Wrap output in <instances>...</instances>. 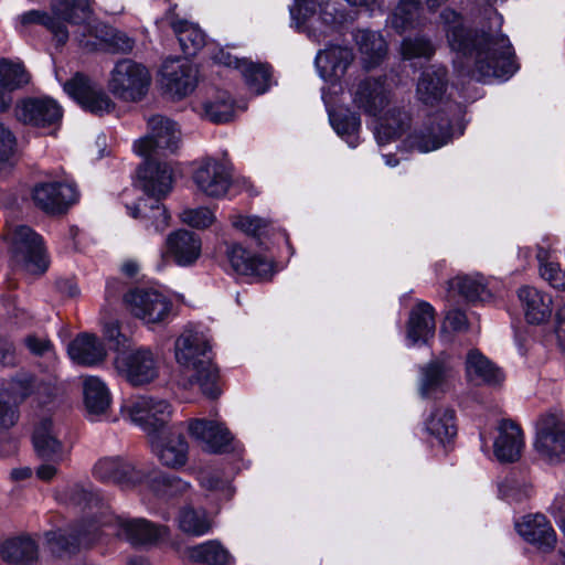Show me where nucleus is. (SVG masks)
<instances>
[{"instance_id":"1","label":"nucleus","mask_w":565,"mask_h":565,"mask_svg":"<svg viewBox=\"0 0 565 565\" xmlns=\"http://www.w3.org/2000/svg\"><path fill=\"white\" fill-rule=\"evenodd\" d=\"M57 499L65 504L78 507L84 512L81 521L73 527L45 534L51 552L58 556L92 546L102 537L103 527L110 529L117 537L134 546L156 545L169 534L167 526L147 519L114 514L89 486L70 484L58 492Z\"/></svg>"},{"instance_id":"2","label":"nucleus","mask_w":565,"mask_h":565,"mask_svg":"<svg viewBox=\"0 0 565 565\" xmlns=\"http://www.w3.org/2000/svg\"><path fill=\"white\" fill-rule=\"evenodd\" d=\"M451 50L462 54L472 63V75L479 81H507L516 71L514 52L509 39L490 30L472 34L461 18L452 10L441 12Z\"/></svg>"},{"instance_id":"3","label":"nucleus","mask_w":565,"mask_h":565,"mask_svg":"<svg viewBox=\"0 0 565 565\" xmlns=\"http://www.w3.org/2000/svg\"><path fill=\"white\" fill-rule=\"evenodd\" d=\"M354 107L367 116L379 117L374 136L380 146L402 137L409 127V115L393 104L394 95L382 77H366L350 88Z\"/></svg>"},{"instance_id":"4","label":"nucleus","mask_w":565,"mask_h":565,"mask_svg":"<svg viewBox=\"0 0 565 565\" xmlns=\"http://www.w3.org/2000/svg\"><path fill=\"white\" fill-rule=\"evenodd\" d=\"M174 360L181 370L189 375L184 387L198 384L209 398L221 394L217 369L212 362L210 338L202 331L186 327L174 341Z\"/></svg>"},{"instance_id":"5","label":"nucleus","mask_w":565,"mask_h":565,"mask_svg":"<svg viewBox=\"0 0 565 565\" xmlns=\"http://www.w3.org/2000/svg\"><path fill=\"white\" fill-rule=\"evenodd\" d=\"M289 11L291 25L318 42L347 21V15L327 0H295Z\"/></svg>"},{"instance_id":"6","label":"nucleus","mask_w":565,"mask_h":565,"mask_svg":"<svg viewBox=\"0 0 565 565\" xmlns=\"http://www.w3.org/2000/svg\"><path fill=\"white\" fill-rule=\"evenodd\" d=\"M51 11L52 15L31 10L20 17V22L23 25L38 23L46 26L57 44L63 45L70 36L67 25L76 30L89 18L90 0H52Z\"/></svg>"},{"instance_id":"7","label":"nucleus","mask_w":565,"mask_h":565,"mask_svg":"<svg viewBox=\"0 0 565 565\" xmlns=\"http://www.w3.org/2000/svg\"><path fill=\"white\" fill-rule=\"evenodd\" d=\"M115 371L130 385L139 387L154 382L161 370V358L150 347L130 348L116 353Z\"/></svg>"},{"instance_id":"8","label":"nucleus","mask_w":565,"mask_h":565,"mask_svg":"<svg viewBox=\"0 0 565 565\" xmlns=\"http://www.w3.org/2000/svg\"><path fill=\"white\" fill-rule=\"evenodd\" d=\"M11 264L30 275H41L49 268L42 238L28 226L14 227L8 236Z\"/></svg>"},{"instance_id":"9","label":"nucleus","mask_w":565,"mask_h":565,"mask_svg":"<svg viewBox=\"0 0 565 565\" xmlns=\"http://www.w3.org/2000/svg\"><path fill=\"white\" fill-rule=\"evenodd\" d=\"M122 414L139 426L151 438L166 430L173 415V406L164 398L141 395L122 406Z\"/></svg>"},{"instance_id":"10","label":"nucleus","mask_w":565,"mask_h":565,"mask_svg":"<svg viewBox=\"0 0 565 565\" xmlns=\"http://www.w3.org/2000/svg\"><path fill=\"white\" fill-rule=\"evenodd\" d=\"M180 143V131L171 119L160 115L148 119V131L134 143V151L145 159L173 153Z\"/></svg>"},{"instance_id":"11","label":"nucleus","mask_w":565,"mask_h":565,"mask_svg":"<svg viewBox=\"0 0 565 565\" xmlns=\"http://www.w3.org/2000/svg\"><path fill=\"white\" fill-rule=\"evenodd\" d=\"M150 81V73L142 64L124 58L114 66L108 86L116 97L137 102L147 94Z\"/></svg>"},{"instance_id":"12","label":"nucleus","mask_w":565,"mask_h":565,"mask_svg":"<svg viewBox=\"0 0 565 565\" xmlns=\"http://www.w3.org/2000/svg\"><path fill=\"white\" fill-rule=\"evenodd\" d=\"M128 311L146 326L162 324L172 311L171 299L154 288H136L125 295Z\"/></svg>"},{"instance_id":"13","label":"nucleus","mask_w":565,"mask_h":565,"mask_svg":"<svg viewBox=\"0 0 565 565\" xmlns=\"http://www.w3.org/2000/svg\"><path fill=\"white\" fill-rule=\"evenodd\" d=\"M534 449L545 462H565V419L562 416L547 413L536 420Z\"/></svg>"},{"instance_id":"14","label":"nucleus","mask_w":565,"mask_h":565,"mask_svg":"<svg viewBox=\"0 0 565 565\" xmlns=\"http://www.w3.org/2000/svg\"><path fill=\"white\" fill-rule=\"evenodd\" d=\"M31 199L36 207L55 215L65 213L78 201V191L66 178H47L33 185Z\"/></svg>"},{"instance_id":"15","label":"nucleus","mask_w":565,"mask_h":565,"mask_svg":"<svg viewBox=\"0 0 565 565\" xmlns=\"http://www.w3.org/2000/svg\"><path fill=\"white\" fill-rule=\"evenodd\" d=\"M455 375V366L446 354H440L419 365L417 379L419 396L426 399L441 398L451 390Z\"/></svg>"},{"instance_id":"16","label":"nucleus","mask_w":565,"mask_h":565,"mask_svg":"<svg viewBox=\"0 0 565 565\" xmlns=\"http://www.w3.org/2000/svg\"><path fill=\"white\" fill-rule=\"evenodd\" d=\"M92 13L86 22L78 24L73 31L78 43L87 50L107 49L127 53L134 47V40L107 24H92Z\"/></svg>"},{"instance_id":"17","label":"nucleus","mask_w":565,"mask_h":565,"mask_svg":"<svg viewBox=\"0 0 565 565\" xmlns=\"http://www.w3.org/2000/svg\"><path fill=\"white\" fill-rule=\"evenodd\" d=\"M150 450L166 468L180 470L189 461V443L175 426L166 429L148 439Z\"/></svg>"},{"instance_id":"18","label":"nucleus","mask_w":565,"mask_h":565,"mask_svg":"<svg viewBox=\"0 0 565 565\" xmlns=\"http://www.w3.org/2000/svg\"><path fill=\"white\" fill-rule=\"evenodd\" d=\"M146 466H136L122 457L100 458L93 468V476L106 483L130 489L143 484Z\"/></svg>"},{"instance_id":"19","label":"nucleus","mask_w":565,"mask_h":565,"mask_svg":"<svg viewBox=\"0 0 565 565\" xmlns=\"http://www.w3.org/2000/svg\"><path fill=\"white\" fill-rule=\"evenodd\" d=\"M198 191L209 198H223L231 186L228 166L214 158H205L198 162L192 174Z\"/></svg>"},{"instance_id":"20","label":"nucleus","mask_w":565,"mask_h":565,"mask_svg":"<svg viewBox=\"0 0 565 565\" xmlns=\"http://www.w3.org/2000/svg\"><path fill=\"white\" fill-rule=\"evenodd\" d=\"M36 456L44 461L62 463L71 452V446L63 440V433L52 419H42L32 436Z\"/></svg>"},{"instance_id":"21","label":"nucleus","mask_w":565,"mask_h":565,"mask_svg":"<svg viewBox=\"0 0 565 565\" xmlns=\"http://www.w3.org/2000/svg\"><path fill=\"white\" fill-rule=\"evenodd\" d=\"M19 121L36 127L53 128L60 124L63 111L56 100L50 97H29L15 106Z\"/></svg>"},{"instance_id":"22","label":"nucleus","mask_w":565,"mask_h":565,"mask_svg":"<svg viewBox=\"0 0 565 565\" xmlns=\"http://www.w3.org/2000/svg\"><path fill=\"white\" fill-rule=\"evenodd\" d=\"M173 182V169L170 163L146 159L137 170L135 184L148 199H163L171 192Z\"/></svg>"},{"instance_id":"23","label":"nucleus","mask_w":565,"mask_h":565,"mask_svg":"<svg viewBox=\"0 0 565 565\" xmlns=\"http://www.w3.org/2000/svg\"><path fill=\"white\" fill-rule=\"evenodd\" d=\"M451 128L450 118L436 114L429 116L419 129L407 135L405 143L420 152L434 151L450 141Z\"/></svg>"},{"instance_id":"24","label":"nucleus","mask_w":565,"mask_h":565,"mask_svg":"<svg viewBox=\"0 0 565 565\" xmlns=\"http://www.w3.org/2000/svg\"><path fill=\"white\" fill-rule=\"evenodd\" d=\"M63 87L71 98L90 113L103 115L115 107L109 96L83 74H76L72 79L65 82Z\"/></svg>"},{"instance_id":"25","label":"nucleus","mask_w":565,"mask_h":565,"mask_svg":"<svg viewBox=\"0 0 565 565\" xmlns=\"http://www.w3.org/2000/svg\"><path fill=\"white\" fill-rule=\"evenodd\" d=\"M212 58L216 64L239 71L250 93L262 95L268 90L271 78L268 66L238 58L225 49H218Z\"/></svg>"},{"instance_id":"26","label":"nucleus","mask_w":565,"mask_h":565,"mask_svg":"<svg viewBox=\"0 0 565 565\" xmlns=\"http://www.w3.org/2000/svg\"><path fill=\"white\" fill-rule=\"evenodd\" d=\"M162 85L177 98L192 93L198 83V68L188 60H169L162 67Z\"/></svg>"},{"instance_id":"27","label":"nucleus","mask_w":565,"mask_h":565,"mask_svg":"<svg viewBox=\"0 0 565 565\" xmlns=\"http://www.w3.org/2000/svg\"><path fill=\"white\" fill-rule=\"evenodd\" d=\"M352 50L347 46L330 45L320 50L315 63L319 76L331 86H337L353 62Z\"/></svg>"},{"instance_id":"28","label":"nucleus","mask_w":565,"mask_h":565,"mask_svg":"<svg viewBox=\"0 0 565 565\" xmlns=\"http://www.w3.org/2000/svg\"><path fill=\"white\" fill-rule=\"evenodd\" d=\"M188 431L207 451H226L233 437L228 429L216 420L194 418L188 422Z\"/></svg>"},{"instance_id":"29","label":"nucleus","mask_w":565,"mask_h":565,"mask_svg":"<svg viewBox=\"0 0 565 565\" xmlns=\"http://www.w3.org/2000/svg\"><path fill=\"white\" fill-rule=\"evenodd\" d=\"M518 533L543 553L552 551L556 544V533L543 514H529L515 522Z\"/></svg>"},{"instance_id":"30","label":"nucleus","mask_w":565,"mask_h":565,"mask_svg":"<svg viewBox=\"0 0 565 565\" xmlns=\"http://www.w3.org/2000/svg\"><path fill=\"white\" fill-rule=\"evenodd\" d=\"M435 312L428 302H418L411 311L405 335L408 348L426 344L435 334Z\"/></svg>"},{"instance_id":"31","label":"nucleus","mask_w":565,"mask_h":565,"mask_svg":"<svg viewBox=\"0 0 565 565\" xmlns=\"http://www.w3.org/2000/svg\"><path fill=\"white\" fill-rule=\"evenodd\" d=\"M194 110L212 122H227L232 120L236 110L246 109L245 105H236L226 90L214 89L204 99L193 106Z\"/></svg>"},{"instance_id":"32","label":"nucleus","mask_w":565,"mask_h":565,"mask_svg":"<svg viewBox=\"0 0 565 565\" xmlns=\"http://www.w3.org/2000/svg\"><path fill=\"white\" fill-rule=\"evenodd\" d=\"M83 395L86 414L89 420L106 418L111 405V395L106 383L98 376H83Z\"/></svg>"},{"instance_id":"33","label":"nucleus","mask_w":565,"mask_h":565,"mask_svg":"<svg viewBox=\"0 0 565 565\" xmlns=\"http://www.w3.org/2000/svg\"><path fill=\"white\" fill-rule=\"evenodd\" d=\"M226 256L233 270L239 275L267 278L273 274L271 260L249 253L239 244L228 245Z\"/></svg>"},{"instance_id":"34","label":"nucleus","mask_w":565,"mask_h":565,"mask_svg":"<svg viewBox=\"0 0 565 565\" xmlns=\"http://www.w3.org/2000/svg\"><path fill=\"white\" fill-rule=\"evenodd\" d=\"M201 249L200 236L186 230L172 232L166 239V252L179 266L194 264L201 255Z\"/></svg>"},{"instance_id":"35","label":"nucleus","mask_w":565,"mask_h":565,"mask_svg":"<svg viewBox=\"0 0 565 565\" xmlns=\"http://www.w3.org/2000/svg\"><path fill=\"white\" fill-rule=\"evenodd\" d=\"M70 359L83 366H96L103 363L107 356V350L103 341L90 333L77 335L67 347Z\"/></svg>"},{"instance_id":"36","label":"nucleus","mask_w":565,"mask_h":565,"mask_svg":"<svg viewBox=\"0 0 565 565\" xmlns=\"http://www.w3.org/2000/svg\"><path fill=\"white\" fill-rule=\"evenodd\" d=\"M518 297L526 321L531 324H543L552 316V297L531 286L518 290Z\"/></svg>"},{"instance_id":"37","label":"nucleus","mask_w":565,"mask_h":565,"mask_svg":"<svg viewBox=\"0 0 565 565\" xmlns=\"http://www.w3.org/2000/svg\"><path fill=\"white\" fill-rule=\"evenodd\" d=\"M524 438L521 428L513 422L503 420L493 444L494 456L502 462H513L521 457Z\"/></svg>"},{"instance_id":"38","label":"nucleus","mask_w":565,"mask_h":565,"mask_svg":"<svg viewBox=\"0 0 565 565\" xmlns=\"http://www.w3.org/2000/svg\"><path fill=\"white\" fill-rule=\"evenodd\" d=\"M425 431L431 445L446 447L457 435L454 411L447 407H435L424 423Z\"/></svg>"},{"instance_id":"39","label":"nucleus","mask_w":565,"mask_h":565,"mask_svg":"<svg viewBox=\"0 0 565 565\" xmlns=\"http://www.w3.org/2000/svg\"><path fill=\"white\" fill-rule=\"evenodd\" d=\"M447 71L445 67L426 68L417 82L416 95L426 105H438L444 102L447 90Z\"/></svg>"},{"instance_id":"40","label":"nucleus","mask_w":565,"mask_h":565,"mask_svg":"<svg viewBox=\"0 0 565 565\" xmlns=\"http://www.w3.org/2000/svg\"><path fill=\"white\" fill-rule=\"evenodd\" d=\"M465 369L468 381L476 385H498L504 380L502 371L477 349L467 353Z\"/></svg>"},{"instance_id":"41","label":"nucleus","mask_w":565,"mask_h":565,"mask_svg":"<svg viewBox=\"0 0 565 565\" xmlns=\"http://www.w3.org/2000/svg\"><path fill=\"white\" fill-rule=\"evenodd\" d=\"M448 287L469 302H486L493 298L491 280L478 273L458 275L448 281Z\"/></svg>"},{"instance_id":"42","label":"nucleus","mask_w":565,"mask_h":565,"mask_svg":"<svg viewBox=\"0 0 565 565\" xmlns=\"http://www.w3.org/2000/svg\"><path fill=\"white\" fill-rule=\"evenodd\" d=\"M142 486L159 498H172L186 492L190 488V483L180 477L152 466L147 467Z\"/></svg>"},{"instance_id":"43","label":"nucleus","mask_w":565,"mask_h":565,"mask_svg":"<svg viewBox=\"0 0 565 565\" xmlns=\"http://www.w3.org/2000/svg\"><path fill=\"white\" fill-rule=\"evenodd\" d=\"M161 199H140L132 205L126 204L129 215L140 218L146 226H152L156 232H162L169 225V214Z\"/></svg>"},{"instance_id":"44","label":"nucleus","mask_w":565,"mask_h":565,"mask_svg":"<svg viewBox=\"0 0 565 565\" xmlns=\"http://www.w3.org/2000/svg\"><path fill=\"white\" fill-rule=\"evenodd\" d=\"M186 557L206 565H230L233 556L228 550L216 540H210L186 548Z\"/></svg>"},{"instance_id":"45","label":"nucleus","mask_w":565,"mask_h":565,"mask_svg":"<svg viewBox=\"0 0 565 565\" xmlns=\"http://www.w3.org/2000/svg\"><path fill=\"white\" fill-rule=\"evenodd\" d=\"M329 120L337 135L350 148L359 146L361 131L360 115L350 110L329 111Z\"/></svg>"},{"instance_id":"46","label":"nucleus","mask_w":565,"mask_h":565,"mask_svg":"<svg viewBox=\"0 0 565 565\" xmlns=\"http://www.w3.org/2000/svg\"><path fill=\"white\" fill-rule=\"evenodd\" d=\"M354 38L365 66L373 67L379 64L386 52L383 36L374 31L359 30Z\"/></svg>"},{"instance_id":"47","label":"nucleus","mask_w":565,"mask_h":565,"mask_svg":"<svg viewBox=\"0 0 565 565\" xmlns=\"http://www.w3.org/2000/svg\"><path fill=\"white\" fill-rule=\"evenodd\" d=\"M169 23L177 34L180 46L185 55H195L204 46V33L196 24L177 19H171Z\"/></svg>"},{"instance_id":"48","label":"nucleus","mask_w":565,"mask_h":565,"mask_svg":"<svg viewBox=\"0 0 565 565\" xmlns=\"http://www.w3.org/2000/svg\"><path fill=\"white\" fill-rule=\"evenodd\" d=\"M0 554L8 563L25 564L36 557L38 548L32 539L20 536L4 541Z\"/></svg>"},{"instance_id":"49","label":"nucleus","mask_w":565,"mask_h":565,"mask_svg":"<svg viewBox=\"0 0 565 565\" xmlns=\"http://www.w3.org/2000/svg\"><path fill=\"white\" fill-rule=\"evenodd\" d=\"M178 525L189 535L201 536L212 529V519L204 509L189 507L180 511Z\"/></svg>"},{"instance_id":"50","label":"nucleus","mask_w":565,"mask_h":565,"mask_svg":"<svg viewBox=\"0 0 565 565\" xmlns=\"http://www.w3.org/2000/svg\"><path fill=\"white\" fill-rule=\"evenodd\" d=\"M29 83V75L20 63L0 62V89L10 95L14 89Z\"/></svg>"},{"instance_id":"51","label":"nucleus","mask_w":565,"mask_h":565,"mask_svg":"<svg viewBox=\"0 0 565 565\" xmlns=\"http://www.w3.org/2000/svg\"><path fill=\"white\" fill-rule=\"evenodd\" d=\"M540 263V275L555 289H565V273L562 270L561 265L555 262L550 252L540 248L536 254Z\"/></svg>"},{"instance_id":"52","label":"nucleus","mask_w":565,"mask_h":565,"mask_svg":"<svg viewBox=\"0 0 565 565\" xmlns=\"http://www.w3.org/2000/svg\"><path fill=\"white\" fill-rule=\"evenodd\" d=\"M34 387L33 377L26 372H20L12 377L8 383L2 384L0 390L6 392L4 394L12 399V402L19 404L25 399Z\"/></svg>"},{"instance_id":"53","label":"nucleus","mask_w":565,"mask_h":565,"mask_svg":"<svg viewBox=\"0 0 565 565\" xmlns=\"http://www.w3.org/2000/svg\"><path fill=\"white\" fill-rule=\"evenodd\" d=\"M419 9V0H399V3L392 15V25L404 31L414 25Z\"/></svg>"},{"instance_id":"54","label":"nucleus","mask_w":565,"mask_h":565,"mask_svg":"<svg viewBox=\"0 0 565 565\" xmlns=\"http://www.w3.org/2000/svg\"><path fill=\"white\" fill-rule=\"evenodd\" d=\"M199 481L203 489L217 494L221 500H228L234 493L230 481L223 479L218 472L202 471L200 472Z\"/></svg>"},{"instance_id":"55","label":"nucleus","mask_w":565,"mask_h":565,"mask_svg":"<svg viewBox=\"0 0 565 565\" xmlns=\"http://www.w3.org/2000/svg\"><path fill=\"white\" fill-rule=\"evenodd\" d=\"M232 226L249 236H260L268 227V222L255 215L233 214L230 217Z\"/></svg>"},{"instance_id":"56","label":"nucleus","mask_w":565,"mask_h":565,"mask_svg":"<svg viewBox=\"0 0 565 565\" xmlns=\"http://www.w3.org/2000/svg\"><path fill=\"white\" fill-rule=\"evenodd\" d=\"M215 218L214 212L205 206L184 209L180 214L182 223L199 230L211 226L215 222Z\"/></svg>"},{"instance_id":"57","label":"nucleus","mask_w":565,"mask_h":565,"mask_svg":"<svg viewBox=\"0 0 565 565\" xmlns=\"http://www.w3.org/2000/svg\"><path fill=\"white\" fill-rule=\"evenodd\" d=\"M104 339L110 344L111 349L117 353L129 350V338L124 334L120 330L119 321L111 320L107 321L103 326Z\"/></svg>"},{"instance_id":"58","label":"nucleus","mask_w":565,"mask_h":565,"mask_svg":"<svg viewBox=\"0 0 565 565\" xmlns=\"http://www.w3.org/2000/svg\"><path fill=\"white\" fill-rule=\"evenodd\" d=\"M434 47L429 41L423 38L405 39L402 43V54L404 58L430 57Z\"/></svg>"},{"instance_id":"59","label":"nucleus","mask_w":565,"mask_h":565,"mask_svg":"<svg viewBox=\"0 0 565 565\" xmlns=\"http://www.w3.org/2000/svg\"><path fill=\"white\" fill-rule=\"evenodd\" d=\"M500 494L509 502H521L531 493V487L524 481L516 479H507L500 486Z\"/></svg>"},{"instance_id":"60","label":"nucleus","mask_w":565,"mask_h":565,"mask_svg":"<svg viewBox=\"0 0 565 565\" xmlns=\"http://www.w3.org/2000/svg\"><path fill=\"white\" fill-rule=\"evenodd\" d=\"M3 392V390H0V429L7 430L15 425L19 418L18 413V404L12 402L10 397H8Z\"/></svg>"},{"instance_id":"61","label":"nucleus","mask_w":565,"mask_h":565,"mask_svg":"<svg viewBox=\"0 0 565 565\" xmlns=\"http://www.w3.org/2000/svg\"><path fill=\"white\" fill-rule=\"evenodd\" d=\"M14 149V135L8 127L0 122V170L11 166Z\"/></svg>"},{"instance_id":"62","label":"nucleus","mask_w":565,"mask_h":565,"mask_svg":"<svg viewBox=\"0 0 565 565\" xmlns=\"http://www.w3.org/2000/svg\"><path fill=\"white\" fill-rule=\"evenodd\" d=\"M24 344L34 355L44 356L52 353L51 341L42 335L30 334L25 337Z\"/></svg>"},{"instance_id":"63","label":"nucleus","mask_w":565,"mask_h":565,"mask_svg":"<svg viewBox=\"0 0 565 565\" xmlns=\"http://www.w3.org/2000/svg\"><path fill=\"white\" fill-rule=\"evenodd\" d=\"M17 362L15 349L11 341L0 338V365L10 366Z\"/></svg>"},{"instance_id":"64","label":"nucleus","mask_w":565,"mask_h":565,"mask_svg":"<svg viewBox=\"0 0 565 565\" xmlns=\"http://www.w3.org/2000/svg\"><path fill=\"white\" fill-rule=\"evenodd\" d=\"M555 333L563 351H565V306L556 311Z\"/></svg>"}]
</instances>
